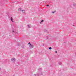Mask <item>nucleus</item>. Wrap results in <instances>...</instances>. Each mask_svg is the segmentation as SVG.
Returning <instances> with one entry per match:
<instances>
[{
  "instance_id": "f03ea898",
  "label": "nucleus",
  "mask_w": 76,
  "mask_h": 76,
  "mask_svg": "<svg viewBox=\"0 0 76 76\" xmlns=\"http://www.w3.org/2000/svg\"><path fill=\"white\" fill-rule=\"evenodd\" d=\"M30 48L31 49H32V48H34V45L32 44L30 45L29 46Z\"/></svg>"
},
{
  "instance_id": "f257e3e1",
  "label": "nucleus",
  "mask_w": 76,
  "mask_h": 76,
  "mask_svg": "<svg viewBox=\"0 0 76 76\" xmlns=\"http://www.w3.org/2000/svg\"><path fill=\"white\" fill-rule=\"evenodd\" d=\"M18 10L19 11H22V12H23V13H25V10H22V9L21 8H20L18 9Z\"/></svg>"
},
{
  "instance_id": "dca6fc26",
  "label": "nucleus",
  "mask_w": 76,
  "mask_h": 76,
  "mask_svg": "<svg viewBox=\"0 0 76 76\" xmlns=\"http://www.w3.org/2000/svg\"><path fill=\"white\" fill-rule=\"evenodd\" d=\"M47 39H48V37H47Z\"/></svg>"
},
{
  "instance_id": "39448f33",
  "label": "nucleus",
  "mask_w": 76,
  "mask_h": 76,
  "mask_svg": "<svg viewBox=\"0 0 76 76\" xmlns=\"http://www.w3.org/2000/svg\"><path fill=\"white\" fill-rule=\"evenodd\" d=\"M27 26H28V28H31V25L29 26L28 25Z\"/></svg>"
},
{
  "instance_id": "f3484780",
  "label": "nucleus",
  "mask_w": 76,
  "mask_h": 76,
  "mask_svg": "<svg viewBox=\"0 0 76 76\" xmlns=\"http://www.w3.org/2000/svg\"><path fill=\"white\" fill-rule=\"evenodd\" d=\"M55 53H57V51H56V52H55Z\"/></svg>"
},
{
  "instance_id": "20e7f679",
  "label": "nucleus",
  "mask_w": 76,
  "mask_h": 76,
  "mask_svg": "<svg viewBox=\"0 0 76 76\" xmlns=\"http://www.w3.org/2000/svg\"><path fill=\"white\" fill-rule=\"evenodd\" d=\"M11 20L12 22H13V18H12V17H11Z\"/></svg>"
},
{
  "instance_id": "6e6552de",
  "label": "nucleus",
  "mask_w": 76,
  "mask_h": 76,
  "mask_svg": "<svg viewBox=\"0 0 76 76\" xmlns=\"http://www.w3.org/2000/svg\"><path fill=\"white\" fill-rule=\"evenodd\" d=\"M73 6H76V4H73Z\"/></svg>"
},
{
  "instance_id": "9b49d317",
  "label": "nucleus",
  "mask_w": 76,
  "mask_h": 76,
  "mask_svg": "<svg viewBox=\"0 0 76 76\" xmlns=\"http://www.w3.org/2000/svg\"><path fill=\"white\" fill-rule=\"evenodd\" d=\"M28 45H31V44L30 43V42H29L28 43Z\"/></svg>"
},
{
  "instance_id": "9d476101",
  "label": "nucleus",
  "mask_w": 76,
  "mask_h": 76,
  "mask_svg": "<svg viewBox=\"0 0 76 76\" xmlns=\"http://www.w3.org/2000/svg\"><path fill=\"white\" fill-rule=\"evenodd\" d=\"M44 32H47V30L46 29H45L44 31Z\"/></svg>"
},
{
  "instance_id": "6ab92c4d",
  "label": "nucleus",
  "mask_w": 76,
  "mask_h": 76,
  "mask_svg": "<svg viewBox=\"0 0 76 76\" xmlns=\"http://www.w3.org/2000/svg\"><path fill=\"white\" fill-rule=\"evenodd\" d=\"M14 31H12V32H14Z\"/></svg>"
},
{
  "instance_id": "4468645a",
  "label": "nucleus",
  "mask_w": 76,
  "mask_h": 76,
  "mask_svg": "<svg viewBox=\"0 0 76 76\" xmlns=\"http://www.w3.org/2000/svg\"><path fill=\"white\" fill-rule=\"evenodd\" d=\"M47 6H48V7L49 6V5H48V4L47 5Z\"/></svg>"
},
{
  "instance_id": "2eb2a0df",
  "label": "nucleus",
  "mask_w": 76,
  "mask_h": 76,
  "mask_svg": "<svg viewBox=\"0 0 76 76\" xmlns=\"http://www.w3.org/2000/svg\"><path fill=\"white\" fill-rule=\"evenodd\" d=\"M34 76H37V75H36V74H35L34 75Z\"/></svg>"
},
{
  "instance_id": "423d86ee",
  "label": "nucleus",
  "mask_w": 76,
  "mask_h": 76,
  "mask_svg": "<svg viewBox=\"0 0 76 76\" xmlns=\"http://www.w3.org/2000/svg\"><path fill=\"white\" fill-rule=\"evenodd\" d=\"M58 64L59 65H61V64H62V63H61V62H58Z\"/></svg>"
},
{
  "instance_id": "7ed1b4c3",
  "label": "nucleus",
  "mask_w": 76,
  "mask_h": 76,
  "mask_svg": "<svg viewBox=\"0 0 76 76\" xmlns=\"http://www.w3.org/2000/svg\"><path fill=\"white\" fill-rule=\"evenodd\" d=\"M11 60L12 61H16V59L15 58H12L11 59Z\"/></svg>"
},
{
  "instance_id": "ddd939ff",
  "label": "nucleus",
  "mask_w": 76,
  "mask_h": 76,
  "mask_svg": "<svg viewBox=\"0 0 76 76\" xmlns=\"http://www.w3.org/2000/svg\"><path fill=\"white\" fill-rule=\"evenodd\" d=\"M43 21H44V20H41V22H43Z\"/></svg>"
},
{
  "instance_id": "f8f14e48",
  "label": "nucleus",
  "mask_w": 76,
  "mask_h": 76,
  "mask_svg": "<svg viewBox=\"0 0 76 76\" xmlns=\"http://www.w3.org/2000/svg\"><path fill=\"white\" fill-rule=\"evenodd\" d=\"M52 13H55V12H52Z\"/></svg>"
},
{
  "instance_id": "0eeeda50",
  "label": "nucleus",
  "mask_w": 76,
  "mask_h": 76,
  "mask_svg": "<svg viewBox=\"0 0 76 76\" xmlns=\"http://www.w3.org/2000/svg\"><path fill=\"white\" fill-rule=\"evenodd\" d=\"M42 70V69L41 68H39V71H40V70Z\"/></svg>"
},
{
  "instance_id": "a211bd4d",
  "label": "nucleus",
  "mask_w": 76,
  "mask_h": 76,
  "mask_svg": "<svg viewBox=\"0 0 76 76\" xmlns=\"http://www.w3.org/2000/svg\"><path fill=\"white\" fill-rule=\"evenodd\" d=\"M43 75L42 73L40 74V75Z\"/></svg>"
},
{
  "instance_id": "aec40b11",
  "label": "nucleus",
  "mask_w": 76,
  "mask_h": 76,
  "mask_svg": "<svg viewBox=\"0 0 76 76\" xmlns=\"http://www.w3.org/2000/svg\"><path fill=\"white\" fill-rule=\"evenodd\" d=\"M42 22H41L40 23H42Z\"/></svg>"
},
{
  "instance_id": "1a4fd4ad",
  "label": "nucleus",
  "mask_w": 76,
  "mask_h": 76,
  "mask_svg": "<svg viewBox=\"0 0 76 76\" xmlns=\"http://www.w3.org/2000/svg\"><path fill=\"white\" fill-rule=\"evenodd\" d=\"M51 49H52V48H51V47H49V50H51Z\"/></svg>"
}]
</instances>
